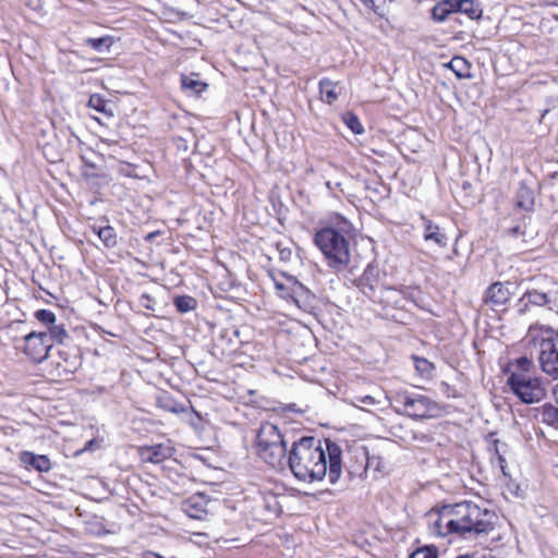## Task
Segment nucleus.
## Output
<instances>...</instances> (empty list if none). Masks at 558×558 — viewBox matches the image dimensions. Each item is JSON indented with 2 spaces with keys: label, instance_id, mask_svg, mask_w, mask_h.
Returning a JSON list of instances; mask_svg holds the SVG:
<instances>
[{
  "label": "nucleus",
  "instance_id": "f257e3e1",
  "mask_svg": "<svg viewBox=\"0 0 558 558\" xmlns=\"http://www.w3.org/2000/svg\"><path fill=\"white\" fill-rule=\"evenodd\" d=\"M342 450L331 440L303 437L294 442L289 454V466L301 482L314 483L327 478L336 484L342 474Z\"/></svg>",
  "mask_w": 558,
  "mask_h": 558
},
{
  "label": "nucleus",
  "instance_id": "f03ea898",
  "mask_svg": "<svg viewBox=\"0 0 558 558\" xmlns=\"http://www.w3.org/2000/svg\"><path fill=\"white\" fill-rule=\"evenodd\" d=\"M507 372V385L523 403H537L545 398V385L536 375L532 360L519 357L509 363Z\"/></svg>",
  "mask_w": 558,
  "mask_h": 558
},
{
  "label": "nucleus",
  "instance_id": "7ed1b4c3",
  "mask_svg": "<svg viewBox=\"0 0 558 558\" xmlns=\"http://www.w3.org/2000/svg\"><path fill=\"white\" fill-rule=\"evenodd\" d=\"M341 232L333 228H324L315 234V244L324 254L330 268L339 271L350 263V248L342 232L350 230L348 221H343Z\"/></svg>",
  "mask_w": 558,
  "mask_h": 558
},
{
  "label": "nucleus",
  "instance_id": "20e7f679",
  "mask_svg": "<svg viewBox=\"0 0 558 558\" xmlns=\"http://www.w3.org/2000/svg\"><path fill=\"white\" fill-rule=\"evenodd\" d=\"M452 506L456 534L463 535L474 532L487 533L494 529L496 514L482 509L477 505L465 501Z\"/></svg>",
  "mask_w": 558,
  "mask_h": 558
},
{
  "label": "nucleus",
  "instance_id": "39448f33",
  "mask_svg": "<svg viewBox=\"0 0 558 558\" xmlns=\"http://www.w3.org/2000/svg\"><path fill=\"white\" fill-rule=\"evenodd\" d=\"M525 340L539 345V364L543 372L558 378V333L548 326L534 324L529 328Z\"/></svg>",
  "mask_w": 558,
  "mask_h": 558
},
{
  "label": "nucleus",
  "instance_id": "423d86ee",
  "mask_svg": "<svg viewBox=\"0 0 558 558\" xmlns=\"http://www.w3.org/2000/svg\"><path fill=\"white\" fill-rule=\"evenodd\" d=\"M258 456L269 465L280 466L286 457V445L278 427L271 423L260 426L256 436Z\"/></svg>",
  "mask_w": 558,
  "mask_h": 558
},
{
  "label": "nucleus",
  "instance_id": "0eeeda50",
  "mask_svg": "<svg viewBox=\"0 0 558 558\" xmlns=\"http://www.w3.org/2000/svg\"><path fill=\"white\" fill-rule=\"evenodd\" d=\"M395 401L402 405V412L412 418H432L441 415L440 405L428 397L413 391H399Z\"/></svg>",
  "mask_w": 558,
  "mask_h": 558
},
{
  "label": "nucleus",
  "instance_id": "6e6552de",
  "mask_svg": "<svg viewBox=\"0 0 558 558\" xmlns=\"http://www.w3.org/2000/svg\"><path fill=\"white\" fill-rule=\"evenodd\" d=\"M51 348L52 342L48 338L47 332L44 331L29 332L16 345V349L21 350L25 356L34 363L45 361Z\"/></svg>",
  "mask_w": 558,
  "mask_h": 558
},
{
  "label": "nucleus",
  "instance_id": "1a4fd4ad",
  "mask_svg": "<svg viewBox=\"0 0 558 558\" xmlns=\"http://www.w3.org/2000/svg\"><path fill=\"white\" fill-rule=\"evenodd\" d=\"M428 530L436 536L456 534L452 506L446 505L438 509H432L426 514Z\"/></svg>",
  "mask_w": 558,
  "mask_h": 558
},
{
  "label": "nucleus",
  "instance_id": "9d476101",
  "mask_svg": "<svg viewBox=\"0 0 558 558\" xmlns=\"http://www.w3.org/2000/svg\"><path fill=\"white\" fill-rule=\"evenodd\" d=\"M275 288L280 298L291 300L298 307H301L300 298L304 294V287L291 276L274 278Z\"/></svg>",
  "mask_w": 558,
  "mask_h": 558
},
{
  "label": "nucleus",
  "instance_id": "9b49d317",
  "mask_svg": "<svg viewBox=\"0 0 558 558\" xmlns=\"http://www.w3.org/2000/svg\"><path fill=\"white\" fill-rule=\"evenodd\" d=\"M174 448L170 441L165 444H158L148 447H142L140 449V456L142 461L150 463H160L166 459L172 457Z\"/></svg>",
  "mask_w": 558,
  "mask_h": 558
},
{
  "label": "nucleus",
  "instance_id": "f8f14e48",
  "mask_svg": "<svg viewBox=\"0 0 558 558\" xmlns=\"http://www.w3.org/2000/svg\"><path fill=\"white\" fill-rule=\"evenodd\" d=\"M20 461L27 470L33 469L40 473L48 472L51 469L50 460L45 454L24 451L20 456Z\"/></svg>",
  "mask_w": 558,
  "mask_h": 558
},
{
  "label": "nucleus",
  "instance_id": "ddd939ff",
  "mask_svg": "<svg viewBox=\"0 0 558 558\" xmlns=\"http://www.w3.org/2000/svg\"><path fill=\"white\" fill-rule=\"evenodd\" d=\"M423 236L426 242H433L438 247L447 246L448 238L440 231V228L430 220H425Z\"/></svg>",
  "mask_w": 558,
  "mask_h": 558
},
{
  "label": "nucleus",
  "instance_id": "4468645a",
  "mask_svg": "<svg viewBox=\"0 0 558 558\" xmlns=\"http://www.w3.org/2000/svg\"><path fill=\"white\" fill-rule=\"evenodd\" d=\"M510 294L508 284L495 282L488 288L486 298L495 305H504L510 299Z\"/></svg>",
  "mask_w": 558,
  "mask_h": 558
},
{
  "label": "nucleus",
  "instance_id": "2eb2a0df",
  "mask_svg": "<svg viewBox=\"0 0 558 558\" xmlns=\"http://www.w3.org/2000/svg\"><path fill=\"white\" fill-rule=\"evenodd\" d=\"M207 500L204 496H193L184 504V511L194 519H202L206 514Z\"/></svg>",
  "mask_w": 558,
  "mask_h": 558
},
{
  "label": "nucleus",
  "instance_id": "dca6fc26",
  "mask_svg": "<svg viewBox=\"0 0 558 558\" xmlns=\"http://www.w3.org/2000/svg\"><path fill=\"white\" fill-rule=\"evenodd\" d=\"M182 89L192 95H199L207 88V84L199 78L198 74L192 73L181 75Z\"/></svg>",
  "mask_w": 558,
  "mask_h": 558
},
{
  "label": "nucleus",
  "instance_id": "f3484780",
  "mask_svg": "<svg viewBox=\"0 0 558 558\" xmlns=\"http://www.w3.org/2000/svg\"><path fill=\"white\" fill-rule=\"evenodd\" d=\"M471 5L473 2H437L432 10V15L435 21L442 22L446 17L457 12V5Z\"/></svg>",
  "mask_w": 558,
  "mask_h": 558
},
{
  "label": "nucleus",
  "instance_id": "a211bd4d",
  "mask_svg": "<svg viewBox=\"0 0 558 558\" xmlns=\"http://www.w3.org/2000/svg\"><path fill=\"white\" fill-rule=\"evenodd\" d=\"M90 230L98 235L106 247H113L117 244V233L111 226H92Z\"/></svg>",
  "mask_w": 558,
  "mask_h": 558
},
{
  "label": "nucleus",
  "instance_id": "6ab92c4d",
  "mask_svg": "<svg viewBox=\"0 0 558 558\" xmlns=\"http://www.w3.org/2000/svg\"><path fill=\"white\" fill-rule=\"evenodd\" d=\"M338 85L330 80L319 82V93L323 101L331 105L338 99Z\"/></svg>",
  "mask_w": 558,
  "mask_h": 558
},
{
  "label": "nucleus",
  "instance_id": "aec40b11",
  "mask_svg": "<svg viewBox=\"0 0 558 558\" xmlns=\"http://www.w3.org/2000/svg\"><path fill=\"white\" fill-rule=\"evenodd\" d=\"M446 65L454 72L458 78L470 77V64L464 58L454 57Z\"/></svg>",
  "mask_w": 558,
  "mask_h": 558
},
{
  "label": "nucleus",
  "instance_id": "412c9836",
  "mask_svg": "<svg viewBox=\"0 0 558 558\" xmlns=\"http://www.w3.org/2000/svg\"><path fill=\"white\" fill-rule=\"evenodd\" d=\"M515 206L524 211H530L534 206L533 192L527 187H521L517 194Z\"/></svg>",
  "mask_w": 558,
  "mask_h": 558
},
{
  "label": "nucleus",
  "instance_id": "4be33fe9",
  "mask_svg": "<svg viewBox=\"0 0 558 558\" xmlns=\"http://www.w3.org/2000/svg\"><path fill=\"white\" fill-rule=\"evenodd\" d=\"M520 302L524 303V306H526L529 303L537 306H544L549 302V298L546 293L532 290L525 292Z\"/></svg>",
  "mask_w": 558,
  "mask_h": 558
},
{
  "label": "nucleus",
  "instance_id": "5701e85b",
  "mask_svg": "<svg viewBox=\"0 0 558 558\" xmlns=\"http://www.w3.org/2000/svg\"><path fill=\"white\" fill-rule=\"evenodd\" d=\"M88 107L96 110L97 112H100L107 117H112L113 112L111 108L109 107V104L107 100H105L101 96L94 94L88 99Z\"/></svg>",
  "mask_w": 558,
  "mask_h": 558
},
{
  "label": "nucleus",
  "instance_id": "b1692460",
  "mask_svg": "<svg viewBox=\"0 0 558 558\" xmlns=\"http://www.w3.org/2000/svg\"><path fill=\"white\" fill-rule=\"evenodd\" d=\"M48 331H49V333H47L48 338L50 339V341L52 343L54 341L58 343H62L68 338V332H66L65 328L63 327V325H57L56 323H53L52 325H50L48 327Z\"/></svg>",
  "mask_w": 558,
  "mask_h": 558
},
{
  "label": "nucleus",
  "instance_id": "393cba45",
  "mask_svg": "<svg viewBox=\"0 0 558 558\" xmlns=\"http://www.w3.org/2000/svg\"><path fill=\"white\" fill-rule=\"evenodd\" d=\"M343 122L354 134H362L364 132V128L359 118L351 112L343 116Z\"/></svg>",
  "mask_w": 558,
  "mask_h": 558
},
{
  "label": "nucleus",
  "instance_id": "a878e982",
  "mask_svg": "<svg viewBox=\"0 0 558 558\" xmlns=\"http://www.w3.org/2000/svg\"><path fill=\"white\" fill-rule=\"evenodd\" d=\"M414 364H415L416 372L422 377L430 376L434 367L429 361H427L426 359H423V357H414Z\"/></svg>",
  "mask_w": 558,
  "mask_h": 558
},
{
  "label": "nucleus",
  "instance_id": "bb28decb",
  "mask_svg": "<svg viewBox=\"0 0 558 558\" xmlns=\"http://www.w3.org/2000/svg\"><path fill=\"white\" fill-rule=\"evenodd\" d=\"M478 4V2H473L471 5H457V12H463L470 19H478L483 13V10Z\"/></svg>",
  "mask_w": 558,
  "mask_h": 558
},
{
  "label": "nucleus",
  "instance_id": "cd10ccee",
  "mask_svg": "<svg viewBox=\"0 0 558 558\" xmlns=\"http://www.w3.org/2000/svg\"><path fill=\"white\" fill-rule=\"evenodd\" d=\"M174 304L181 313H186L195 307L196 302L193 298L184 295L178 296L174 301Z\"/></svg>",
  "mask_w": 558,
  "mask_h": 558
},
{
  "label": "nucleus",
  "instance_id": "c85d7f7f",
  "mask_svg": "<svg viewBox=\"0 0 558 558\" xmlns=\"http://www.w3.org/2000/svg\"><path fill=\"white\" fill-rule=\"evenodd\" d=\"M86 44L93 47L96 51H102L104 48L109 49L112 45L111 37H101V38H87Z\"/></svg>",
  "mask_w": 558,
  "mask_h": 558
},
{
  "label": "nucleus",
  "instance_id": "c756f323",
  "mask_svg": "<svg viewBox=\"0 0 558 558\" xmlns=\"http://www.w3.org/2000/svg\"><path fill=\"white\" fill-rule=\"evenodd\" d=\"M35 317L38 322L49 327L56 323V315L49 310H39L35 313Z\"/></svg>",
  "mask_w": 558,
  "mask_h": 558
},
{
  "label": "nucleus",
  "instance_id": "7c9ffc66",
  "mask_svg": "<svg viewBox=\"0 0 558 558\" xmlns=\"http://www.w3.org/2000/svg\"><path fill=\"white\" fill-rule=\"evenodd\" d=\"M410 558H437L436 549L432 547H424L415 550Z\"/></svg>",
  "mask_w": 558,
  "mask_h": 558
},
{
  "label": "nucleus",
  "instance_id": "2f4dec72",
  "mask_svg": "<svg viewBox=\"0 0 558 558\" xmlns=\"http://www.w3.org/2000/svg\"><path fill=\"white\" fill-rule=\"evenodd\" d=\"M524 233H525V230H524V226H522V225H518L515 227H511V228H508L505 230V234L510 238H518V236L524 235Z\"/></svg>",
  "mask_w": 558,
  "mask_h": 558
},
{
  "label": "nucleus",
  "instance_id": "473e14b6",
  "mask_svg": "<svg viewBox=\"0 0 558 558\" xmlns=\"http://www.w3.org/2000/svg\"><path fill=\"white\" fill-rule=\"evenodd\" d=\"M356 402H360L361 404H363L365 407H373L377 403L376 400L372 396L357 397Z\"/></svg>",
  "mask_w": 558,
  "mask_h": 558
},
{
  "label": "nucleus",
  "instance_id": "72a5a7b5",
  "mask_svg": "<svg viewBox=\"0 0 558 558\" xmlns=\"http://www.w3.org/2000/svg\"><path fill=\"white\" fill-rule=\"evenodd\" d=\"M507 488L514 497H523V493L518 484L509 483Z\"/></svg>",
  "mask_w": 558,
  "mask_h": 558
},
{
  "label": "nucleus",
  "instance_id": "f704fd0d",
  "mask_svg": "<svg viewBox=\"0 0 558 558\" xmlns=\"http://www.w3.org/2000/svg\"><path fill=\"white\" fill-rule=\"evenodd\" d=\"M497 460H498V464H499V468H500V470H501L502 474H504L505 476H507V472H506V460H505V458H504L502 456L498 454V456H497Z\"/></svg>",
  "mask_w": 558,
  "mask_h": 558
},
{
  "label": "nucleus",
  "instance_id": "c9c22d12",
  "mask_svg": "<svg viewBox=\"0 0 558 558\" xmlns=\"http://www.w3.org/2000/svg\"><path fill=\"white\" fill-rule=\"evenodd\" d=\"M290 255H291V252H290V251H288V252L282 251V252H281V258H284V259H286V258H289V256H290Z\"/></svg>",
  "mask_w": 558,
  "mask_h": 558
},
{
  "label": "nucleus",
  "instance_id": "e433bc0d",
  "mask_svg": "<svg viewBox=\"0 0 558 558\" xmlns=\"http://www.w3.org/2000/svg\"><path fill=\"white\" fill-rule=\"evenodd\" d=\"M93 445H94V440H90V441L87 444V446H86V448H85V449H92Z\"/></svg>",
  "mask_w": 558,
  "mask_h": 558
},
{
  "label": "nucleus",
  "instance_id": "4c0bfd02",
  "mask_svg": "<svg viewBox=\"0 0 558 558\" xmlns=\"http://www.w3.org/2000/svg\"><path fill=\"white\" fill-rule=\"evenodd\" d=\"M100 144H101V145H110V144H111V142H109V141H101V143H100Z\"/></svg>",
  "mask_w": 558,
  "mask_h": 558
},
{
  "label": "nucleus",
  "instance_id": "58836bf2",
  "mask_svg": "<svg viewBox=\"0 0 558 558\" xmlns=\"http://www.w3.org/2000/svg\"><path fill=\"white\" fill-rule=\"evenodd\" d=\"M482 558H495V557L493 555H486V556H484Z\"/></svg>",
  "mask_w": 558,
  "mask_h": 558
},
{
  "label": "nucleus",
  "instance_id": "ea45409f",
  "mask_svg": "<svg viewBox=\"0 0 558 558\" xmlns=\"http://www.w3.org/2000/svg\"><path fill=\"white\" fill-rule=\"evenodd\" d=\"M171 411H173V412H178V411H179V409L173 408V409H171Z\"/></svg>",
  "mask_w": 558,
  "mask_h": 558
}]
</instances>
